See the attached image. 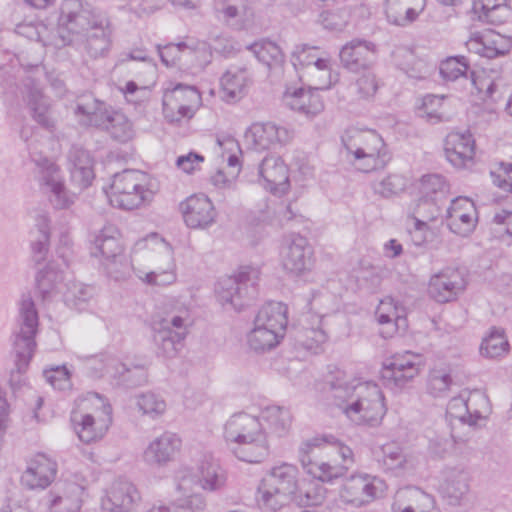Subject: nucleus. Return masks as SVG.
<instances>
[{
	"instance_id": "obj_34",
	"label": "nucleus",
	"mask_w": 512,
	"mask_h": 512,
	"mask_svg": "<svg viewBox=\"0 0 512 512\" xmlns=\"http://www.w3.org/2000/svg\"><path fill=\"white\" fill-rule=\"evenodd\" d=\"M396 512H436L431 496L418 489H408L398 496Z\"/></svg>"
},
{
	"instance_id": "obj_48",
	"label": "nucleus",
	"mask_w": 512,
	"mask_h": 512,
	"mask_svg": "<svg viewBox=\"0 0 512 512\" xmlns=\"http://www.w3.org/2000/svg\"><path fill=\"white\" fill-rule=\"evenodd\" d=\"M224 21L231 25H240L251 16V10L246 0H230L221 10Z\"/></svg>"
},
{
	"instance_id": "obj_36",
	"label": "nucleus",
	"mask_w": 512,
	"mask_h": 512,
	"mask_svg": "<svg viewBox=\"0 0 512 512\" xmlns=\"http://www.w3.org/2000/svg\"><path fill=\"white\" fill-rule=\"evenodd\" d=\"M473 13L490 23H500L509 16L507 0H474Z\"/></svg>"
},
{
	"instance_id": "obj_31",
	"label": "nucleus",
	"mask_w": 512,
	"mask_h": 512,
	"mask_svg": "<svg viewBox=\"0 0 512 512\" xmlns=\"http://www.w3.org/2000/svg\"><path fill=\"white\" fill-rule=\"evenodd\" d=\"M417 114L432 123L448 120L450 118V102L445 96L425 95L415 102Z\"/></svg>"
},
{
	"instance_id": "obj_9",
	"label": "nucleus",
	"mask_w": 512,
	"mask_h": 512,
	"mask_svg": "<svg viewBox=\"0 0 512 512\" xmlns=\"http://www.w3.org/2000/svg\"><path fill=\"white\" fill-rule=\"evenodd\" d=\"M345 415L361 425H378L386 406L381 389L373 383H360L353 387L349 398L342 405Z\"/></svg>"
},
{
	"instance_id": "obj_56",
	"label": "nucleus",
	"mask_w": 512,
	"mask_h": 512,
	"mask_svg": "<svg viewBox=\"0 0 512 512\" xmlns=\"http://www.w3.org/2000/svg\"><path fill=\"white\" fill-rule=\"evenodd\" d=\"M99 250L107 258H116L122 254L123 246L118 239L109 237L101 240Z\"/></svg>"
},
{
	"instance_id": "obj_51",
	"label": "nucleus",
	"mask_w": 512,
	"mask_h": 512,
	"mask_svg": "<svg viewBox=\"0 0 512 512\" xmlns=\"http://www.w3.org/2000/svg\"><path fill=\"white\" fill-rule=\"evenodd\" d=\"M135 406L139 412L151 417L162 415L166 410L165 401L154 394L138 396L135 399Z\"/></svg>"
},
{
	"instance_id": "obj_41",
	"label": "nucleus",
	"mask_w": 512,
	"mask_h": 512,
	"mask_svg": "<svg viewBox=\"0 0 512 512\" xmlns=\"http://www.w3.org/2000/svg\"><path fill=\"white\" fill-rule=\"evenodd\" d=\"M187 328L188 318L183 316H174L163 327H155L158 330V339L164 342V349H168L170 344L181 341L187 333Z\"/></svg>"
},
{
	"instance_id": "obj_12",
	"label": "nucleus",
	"mask_w": 512,
	"mask_h": 512,
	"mask_svg": "<svg viewBox=\"0 0 512 512\" xmlns=\"http://www.w3.org/2000/svg\"><path fill=\"white\" fill-rule=\"evenodd\" d=\"M443 154L456 170L470 169L475 164L477 155L473 134L468 130H451L443 139Z\"/></svg>"
},
{
	"instance_id": "obj_58",
	"label": "nucleus",
	"mask_w": 512,
	"mask_h": 512,
	"mask_svg": "<svg viewBox=\"0 0 512 512\" xmlns=\"http://www.w3.org/2000/svg\"><path fill=\"white\" fill-rule=\"evenodd\" d=\"M357 86L364 96H371L377 90L375 77L370 73H364L358 80Z\"/></svg>"
},
{
	"instance_id": "obj_35",
	"label": "nucleus",
	"mask_w": 512,
	"mask_h": 512,
	"mask_svg": "<svg viewBox=\"0 0 512 512\" xmlns=\"http://www.w3.org/2000/svg\"><path fill=\"white\" fill-rule=\"evenodd\" d=\"M95 122L118 140H127L132 136V125L130 121L119 112H108L94 114Z\"/></svg>"
},
{
	"instance_id": "obj_4",
	"label": "nucleus",
	"mask_w": 512,
	"mask_h": 512,
	"mask_svg": "<svg viewBox=\"0 0 512 512\" xmlns=\"http://www.w3.org/2000/svg\"><path fill=\"white\" fill-rule=\"evenodd\" d=\"M224 437L233 454L247 463H260L269 454L268 435L256 417L239 414L225 425Z\"/></svg>"
},
{
	"instance_id": "obj_11",
	"label": "nucleus",
	"mask_w": 512,
	"mask_h": 512,
	"mask_svg": "<svg viewBox=\"0 0 512 512\" xmlns=\"http://www.w3.org/2000/svg\"><path fill=\"white\" fill-rule=\"evenodd\" d=\"M300 78L310 88L328 89L338 80L330 59L315 49L302 50L297 53Z\"/></svg>"
},
{
	"instance_id": "obj_33",
	"label": "nucleus",
	"mask_w": 512,
	"mask_h": 512,
	"mask_svg": "<svg viewBox=\"0 0 512 512\" xmlns=\"http://www.w3.org/2000/svg\"><path fill=\"white\" fill-rule=\"evenodd\" d=\"M284 335L254 320L253 328L247 335V344L256 352H266L277 347Z\"/></svg>"
},
{
	"instance_id": "obj_26",
	"label": "nucleus",
	"mask_w": 512,
	"mask_h": 512,
	"mask_svg": "<svg viewBox=\"0 0 512 512\" xmlns=\"http://www.w3.org/2000/svg\"><path fill=\"white\" fill-rule=\"evenodd\" d=\"M182 440L173 432H163L148 443L144 457L147 462L165 464L172 461L181 451Z\"/></svg>"
},
{
	"instance_id": "obj_23",
	"label": "nucleus",
	"mask_w": 512,
	"mask_h": 512,
	"mask_svg": "<svg viewBox=\"0 0 512 512\" xmlns=\"http://www.w3.org/2000/svg\"><path fill=\"white\" fill-rule=\"evenodd\" d=\"M221 148L223 165L215 172L212 179L217 186H230L237 180L241 171V150L238 143L231 138H223L217 141Z\"/></svg>"
},
{
	"instance_id": "obj_16",
	"label": "nucleus",
	"mask_w": 512,
	"mask_h": 512,
	"mask_svg": "<svg viewBox=\"0 0 512 512\" xmlns=\"http://www.w3.org/2000/svg\"><path fill=\"white\" fill-rule=\"evenodd\" d=\"M475 203L467 197H458L447 208L446 222L449 230L460 237L471 235L478 224Z\"/></svg>"
},
{
	"instance_id": "obj_1",
	"label": "nucleus",
	"mask_w": 512,
	"mask_h": 512,
	"mask_svg": "<svg viewBox=\"0 0 512 512\" xmlns=\"http://www.w3.org/2000/svg\"><path fill=\"white\" fill-rule=\"evenodd\" d=\"M69 170L71 188L66 186L63 172L57 164L48 162L39 171L38 180L41 188L50 203L58 209L72 205L77 194L90 186L95 177L93 160L84 152H77L71 156Z\"/></svg>"
},
{
	"instance_id": "obj_52",
	"label": "nucleus",
	"mask_w": 512,
	"mask_h": 512,
	"mask_svg": "<svg viewBox=\"0 0 512 512\" xmlns=\"http://www.w3.org/2000/svg\"><path fill=\"white\" fill-rule=\"evenodd\" d=\"M446 186L445 179L440 175H426L416 184V190L418 194L431 198L432 195L445 191Z\"/></svg>"
},
{
	"instance_id": "obj_14",
	"label": "nucleus",
	"mask_w": 512,
	"mask_h": 512,
	"mask_svg": "<svg viewBox=\"0 0 512 512\" xmlns=\"http://www.w3.org/2000/svg\"><path fill=\"white\" fill-rule=\"evenodd\" d=\"M423 366L424 359L421 355L404 352L393 355L383 362L382 376L397 386H403L418 377Z\"/></svg>"
},
{
	"instance_id": "obj_21",
	"label": "nucleus",
	"mask_w": 512,
	"mask_h": 512,
	"mask_svg": "<svg viewBox=\"0 0 512 512\" xmlns=\"http://www.w3.org/2000/svg\"><path fill=\"white\" fill-rule=\"evenodd\" d=\"M37 330V311L31 301H25L22 304L19 330L15 340L16 351L24 360L30 359L35 351Z\"/></svg>"
},
{
	"instance_id": "obj_53",
	"label": "nucleus",
	"mask_w": 512,
	"mask_h": 512,
	"mask_svg": "<svg viewBox=\"0 0 512 512\" xmlns=\"http://www.w3.org/2000/svg\"><path fill=\"white\" fill-rule=\"evenodd\" d=\"M204 157L194 152L179 155L175 165L179 171L185 174H194L201 169Z\"/></svg>"
},
{
	"instance_id": "obj_20",
	"label": "nucleus",
	"mask_w": 512,
	"mask_h": 512,
	"mask_svg": "<svg viewBox=\"0 0 512 512\" xmlns=\"http://www.w3.org/2000/svg\"><path fill=\"white\" fill-rule=\"evenodd\" d=\"M259 175L262 186L274 195L282 196L290 189L289 169L278 156L265 157L260 164Z\"/></svg>"
},
{
	"instance_id": "obj_42",
	"label": "nucleus",
	"mask_w": 512,
	"mask_h": 512,
	"mask_svg": "<svg viewBox=\"0 0 512 512\" xmlns=\"http://www.w3.org/2000/svg\"><path fill=\"white\" fill-rule=\"evenodd\" d=\"M277 138V129L272 124L254 123L244 133V140L251 147L265 148Z\"/></svg>"
},
{
	"instance_id": "obj_60",
	"label": "nucleus",
	"mask_w": 512,
	"mask_h": 512,
	"mask_svg": "<svg viewBox=\"0 0 512 512\" xmlns=\"http://www.w3.org/2000/svg\"><path fill=\"white\" fill-rule=\"evenodd\" d=\"M222 484V479L218 475L216 469H212L207 472V475L203 477V487L208 490L216 489Z\"/></svg>"
},
{
	"instance_id": "obj_62",
	"label": "nucleus",
	"mask_w": 512,
	"mask_h": 512,
	"mask_svg": "<svg viewBox=\"0 0 512 512\" xmlns=\"http://www.w3.org/2000/svg\"><path fill=\"white\" fill-rule=\"evenodd\" d=\"M279 414V428H276L280 435L287 433L291 427L290 417L283 412L277 411Z\"/></svg>"
},
{
	"instance_id": "obj_50",
	"label": "nucleus",
	"mask_w": 512,
	"mask_h": 512,
	"mask_svg": "<svg viewBox=\"0 0 512 512\" xmlns=\"http://www.w3.org/2000/svg\"><path fill=\"white\" fill-rule=\"evenodd\" d=\"M490 178L494 187L504 193H512V162L496 164L490 171Z\"/></svg>"
},
{
	"instance_id": "obj_32",
	"label": "nucleus",
	"mask_w": 512,
	"mask_h": 512,
	"mask_svg": "<svg viewBox=\"0 0 512 512\" xmlns=\"http://www.w3.org/2000/svg\"><path fill=\"white\" fill-rule=\"evenodd\" d=\"M373 47L364 41L353 40L340 50V60L351 71L365 69L372 58Z\"/></svg>"
},
{
	"instance_id": "obj_30",
	"label": "nucleus",
	"mask_w": 512,
	"mask_h": 512,
	"mask_svg": "<svg viewBox=\"0 0 512 512\" xmlns=\"http://www.w3.org/2000/svg\"><path fill=\"white\" fill-rule=\"evenodd\" d=\"M424 5L425 0H386L385 15L390 23L404 26L419 15Z\"/></svg>"
},
{
	"instance_id": "obj_10",
	"label": "nucleus",
	"mask_w": 512,
	"mask_h": 512,
	"mask_svg": "<svg viewBox=\"0 0 512 512\" xmlns=\"http://www.w3.org/2000/svg\"><path fill=\"white\" fill-rule=\"evenodd\" d=\"M450 417L469 425L484 424L492 412L488 396L481 390H464L450 400L447 408Z\"/></svg>"
},
{
	"instance_id": "obj_28",
	"label": "nucleus",
	"mask_w": 512,
	"mask_h": 512,
	"mask_svg": "<svg viewBox=\"0 0 512 512\" xmlns=\"http://www.w3.org/2000/svg\"><path fill=\"white\" fill-rule=\"evenodd\" d=\"M510 342L505 329L492 327L481 338L478 352L482 358L497 360L510 353Z\"/></svg>"
},
{
	"instance_id": "obj_6",
	"label": "nucleus",
	"mask_w": 512,
	"mask_h": 512,
	"mask_svg": "<svg viewBox=\"0 0 512 512\" xmlns=\"http://www.w3.org/2000/svg\"><path fill=\"white\" fill-rule=\"evenodd\" d=\"M159 191V182L139 170H125L113 177L107 195L112 205L132 210L149 204Z\"/></svg>"
},
{
	"instance_id": "obj_61",
	"label": "nucleus",
	"mask_w": 512,
	"mask_h": 512,
	"mask_svg": "<svg viewBox=\"0 0 512 512\" xmlns=\"http://www.w3.org/2000/svg\"><path fill=\"white\" fill-rule=\"evenodd\" d=\"M153 83H154V79L152 78L151 81H149V83H147L145 86L138 89L133 82H127L125 84V86H121L120 89L124 92V94L127 97H129V96H132L135 92L145 94L146 89L148 87H150L151 85H153ZM130 100H134V98L131 97Z\"/></svg>"
},
{
	"instance_id": "obj_59",
	"label": "nucleus",
	"mask_w": 512,
	"mask_h": 512,
	"mask_svg": "<svg viewBox=\"0 0 512 512\" xmlns=\"http://www.w3.org/2000/svg\"><path fill=\"white\" fill-rule=\"evenodd\" d=\"M383 252L388 258H396L403 253V246L397 239H389L383 245Z\"/></svg>"
},
{
	"instance_id": "obj_2",
	"label": "nucleus",
	"mask_w": 512,
	"mask_h": 512,
	"mask_svg": "<svg viewBox=\"0 0 512 512\" xmlns=\"http://www.w3.org/2000/svg\"><path fill=\"white\" fill-rule=\"evenodd\" d=\"M131 266L135 276L147 285L164 287L172 285L177 279L172 249L156 234L136 242Z\"/></svg>"
},
{
	"instance_id": "obj_3",
	"label": "nucleus",
	"mask_w": 512,
	"mask_h": 512,
	"mask_svg": "<svg viewBox=\"0 0 512 512\" xmlns=\"http://www.w3.org/2000/svg\"><path fill=\"white\" fill-rule=\"evenodd\" d=\"M352 460V450L333 438L314 436L299 447V461L312 477L331 482L342 477Z\"/></svg>"
},
{
	"instance_id": "obj_57",
	"label": "nucleus",
	"mask_w": 512,
	"mask_h": 512,
	"mask_svg": "<svg viewBox=\"0 0 512 512\" xmlns=\"http://www.w3.org/2000/svg\"><path fill=\"white\" fill-rule=\"evenodd\" d=\"M159 55L167 66L174 65L181 58L182 49L180 45L169 44L159 50Z\"/></svg>"
},
{
	"instance_id": "obj_13",
	"label": "nucleus",
	"mask_w": 512,
	"mask_h": 512,
	"mask_svg": "<svg viewBox=\"0 0 512 512\" xmlns=\"http://www.w3.org/2000/svg\"><path fill=\"white\" fill-rule=\"evenodd\" d=\"M374 321L379 336L392 339L406 327V309L399 300L385 296L375 307Z\"/></svg>"
},
{
	"instance_id": "obj_24",
	"label": "nucleus",
	"mask_w": 512,
	"mask_h": 512,
	"mask_svg": "<svg viewBox=\"0 0 512 512\" xmlns=\"http://www.w3.org/2000/svg\"><path fill=\"white\" fill-rule=\"evenodd\" d=\"M183 219L190 228H206L216 219V210L212 201L203 194L188 197L181 203Z\"/></svg>"
},
{
	"instance_id": "obj_49",
	"label": "nucleus",
	"mask_w": 512,
	"mask_h": 512,
	"mask_svg": "<svg viewBox=\"0 0 512 512\" xmlns=\"http://www.w3.org/2000/svg\"><path fill=\"white\" fill-rule=\"evenodd\" d=\"M469 63L463 56L448 57L440 64V74L447 81H456L467 74Z\"/></svg>"
},
{
	"instance_id": "obj_40",
	"label": "nucleus",
	"mask_w": 512,
	"mask_h": 512,
	"mask_svg": "<svg viewBox=\"0 0 512 512\" xmlns=\"http://www.w3.org/2000/svg\"><path fill=\"white\" fill-rule=\"evenodd\" d=\"M215 293L218 301L223 306H229L235 310H239L243 307L240 287L235 279H220L217 282Z\"/></svg>"
},
{
	"instance_id": "obj_17",
	"label": "nucleus",
	"mask_w": 512,
	"mask_h": 512,
	"mask_svg": "<svg viewBox=\"0 0 512 512\" xmlns=\"http://www.w3.org/2000/svg\"><path fill=\"white\" fill-rule=\"evenodd\" d=\"M200 104V95L192 87L179 86L165 93L163 113L169 121L191 117Z\"/></svg>"
},
{
	"instance_id": "obj_38",
	"label": "nucleus",
	"mask_w": 512,
	"mask_h": 512,
	"mask_svg": "<svg viewBox=\"0 0 512 512\" xmlns=\"http://www.w3.org/2000/svg\"><path fill=\"white\" fill-rule=\"evenodd\" d=\"M469 492L468 480L461 475L445 479L439 486L442 499L449 505H458L465 500Z\"/></svg>"
},
{
	"instance_id": "obj_47",
	"label": "nucleus",
	"mask_w": 512,
	"mask_h": 512,
	"mask_svg": "<svg viewBox=\"0 0 512 512\" xmlns=\"http://www.w3.org/2000/svg\"><path fill=\"white\" fill-rule=\"evenodd\" d=\"M249 51L263 64L272 66L281 60L280 48L268 40H258L248 46Z\"/></svg>"
},
{
	"instance_id": "obj_5",
	"label": "nucleus",
	"mask_w": 512,
	"mask_h": 512,
	"mask_svg": "<svg viewBox=\"0 0 512 512\" xmlns=\"http://www.w3.org/2000/svg\"><path fill=\"white\" fill-rule=\"evenodd\" d=\"M353 166L364 172L377 170L386 162V144L382 136L363 124L348 127L341 137Z\"/></svg>"
},
{
	"instance_id": "obj_22",
	"label": "nucleus",
	"mask_w": 512,
	"mask_h": 512,
	"mask_svg": "<svg viewBox=\"0 0 512 512\" xmlns=\"http://www.w3.org/2000/svg\"><path fill=\"white\" fill-rule=\"evenodd\" d=\"M56 476L55 462L44 453H35L27 461L26 470L21 476V483L30 489H44Z\"/></svg>"
},
{
	"instance_id": "obj_19",
	"label": "nucleus",
	"mask_w": 512,
	"mask_h": 512,
	"mask_svg": "<svg viewBox=\"0 0 512 512\" xmlns=\"http://www.w3.org/2000/svg\"><path fill=\"white\" fill-rule=\"evenodd\" d=\"M314 253L308 240L301 236L291 239L282 255L283 269L295 276L300 277L313 268Z\"/></svg>"
},
{
	"instance_id": "obj_37",
	"label": "nucleus",
	"mask_w": 512,
	"mask_h": 512,
	"mask_svg": "<svg viewBox=\"0 0 512 512\" xmlns=\"http://www.w3.org/2000/svg\"><path fill=\"white\" fill-rule=\"evenodd\" d=\"M248 80L243 71L229 70L221 78V92L226 101L241 99L246 93Z\"/></svg>"
},
{
	"instance_id": "obj_54",
	"label": "nucleus",
	"mask_w": 512,
	"mask_h": 512,
	"mask_svg": "<svg viewBox=\"0 0 512 512\" xmlns=\"http://www.w3.org/2000/svg\"><path fill=\"white\" fill-rule=\"evenodd\" d=\"M82 505V499L79 494L63 495L58 497L51 504L53 512H78Z\"/></svg>"
},
{
	"instance_id": "obj_44",
	"label": "nucleus",
	"mask_w": 512,
	"mask_h": 512,
	"mask_svg": "<svg viewBox=\"0 0 512 512\" xmlns=\"http://www.w3.org/2000/svg\"><path fill=\"white\" fill-rule=\"evenodd\" d=\"M326 497L325 489L316 483L300 485L291 505L312 507L321 505Z\"/></svg>"
},
{
	"instance_id": "obj_15",
	"label": "nucleus",
	"mask_w": 512,
	"mask_h": 512,
	"mask_svg": "<svg viewBox=\"0 0 512 512\" xmlns=\"http://www.w3.org/2000/svg\"><path fill=\"white\" fill-rule=\"evenodd\" d=\"M385 489L383 480L367 474H357L345 481L340 497L345 502L362 505L381 495Z\"/></svg>"
},
{
	"instance_id": "obj_39",
	"label": "nucleus",
	"mask_w": 512,
	"mask_h": 512,
	"mask_svg": "<svg viewBox=\"0 0 512 512\" xmlns=\"http://www.w3.org/2000/svg\"><path fill=\"white\" fill-rule=\"evenodd\" d=\"M135 491L129 485H118L113 487L102 501L104 509L112 512H123L128 510L134 501Z\"/></svg>"
},
{
	"instance_id": "obj_45",
	"label": "nucleus",
	"mask_w": 512,
	"mask_h": 512,
	"mask_svg": "<svg viewBox=\"0 0 512 512\" xmlns=\"http://www.w3.org/2000/svg\"><path fill=\"white\" fill-rule=\"evenodd\" d=\"M491 231L495 239L502 244L512 245V211H497L491 222Z\"/></svg>"
},
{
	"instance_id": "obj_64",
	"label": "nucleus",
	"mask_w": 512,
	"mask_h": 512,
	"mask_svg": "<svg viewBox=\"0 0 512 512\" xmlns=\"http://www.w3.org/2000/svg\"><path fill=\"white\" fill-rule=\"evenodd\" d=\"M505 109H506L507 113L512 116V90L508 97Z\"/></svg>"
},
{
	"instance_id": "obj_18",
	"label": "nucleus",
	"mask_w": 512,
	"mask_h": 512,
	"mask_svg": "<svg viewBox=\"0 0 512 512\" xmlns=\"http://www.w3.org/2000/svg\"><path fill=\"white\" fill-rule=\"evenodd\" d=\"M465 44L468 51L489 59L505 56L512 50V38L494 30L473 33Z\"/></svg>"
},
{
	"instance_id": "obj_8",
	"label": "nucleus",
	"mask_w": 512,
	"mask_h": 512,
	"mask_svg": "<svg viewBox=\"0 0 512 512\" xmlns=\"http://www.w3.org/2000/svg\"><path fill=\"white\" fill-rule=\"evenodd\" d=\"M73 419L78 437L89 443L107 432L112 422V409L104 397L87 394L79 400Z\"/></svg>"
},
{
	"instance_id": "obj_55",
	"label": "nucleus",
	"mask_w": 512,
	"mask_h": 512,
	"mask_svg": "<svg viewBox=\"0 0 512 512\" xmlns=\"http://www.w3.org/2000/svg\"><path fill=\"white\" fill-rule=\"evenodd\" d=\"M381 192L386 195H393L402 192L406 186V180L399 175H391L381 183Z\"/></svg>"
},
{
	"instance_id": "obj_29",
	"label": "nucleus",
	"mask_w": 512,
	"mask_h": 512,
	"mask_svg": "<svg viewBox=\"0 0 512 512\" xmlns=\"http://www.w3.org/2000/svg\"><path fill=\"white\" fill-rule=\"evenodd\" d=\"M289 309L282 301H269L258 310L255 321L285 336L288 326Z\"/></svg>"
},
{
	"instance_id": "obj_25",
	"label": "nucleus",
	"mask_w": 512,
	"mask_h": 512,
	"mask_svg": "<svg viewBox=\"0 0 512 512\" xmlns=\"http://www.w3.org/2000/svg\"><path fill=\"white\" fill-rule=\"evenodd\" d=\"M458 278V272L448 267L433 273L427 281V294L438 303L455 300L459 291Z\"/></svg>"
},
{
	"instance_id": "obj_27",
	"label": "nucleus",
	"mask_w": 512,
	"mask_h": 512,
	"mask_svg": "<svg viewBox=\"0 0 512 512\" xmlns=\"http://www.w3.org/2000/svg\"><path fill=\"white\" fill-rule=\"evenodd\" d=\"M284 103L291 109L307 115H316L323 110V102L319 95L302 86H289L283 96Z\"/></svg>"
},
{
	"instance_id": "obj_63",
	"label": "nucleus",
	"mask_w": 512,
	"mask_h": 512,
	"mask_svg": "<svg viewBox=\"0 0 512 512\" xmlns=\"http://www.w3.org/2000/svg\"><path fill=\"white\" fill-rule=\"evenodd\" d=\"M9 415V404L5 397L0 393V419H7Z\"/></svg>"
},
{
	"instance_id": "obj_43",
	"label": "nucleus",
	"mask_w": 512,
	"mask_h": 512,
	"mask_svg": "<svg viewBox=\"0 0 512 512\" xmlns=\"http://www.w3.org/2000/svg\"><path fill=\"white\" fill-rule=\"evenodd\" d=\"M472 90L470 92L473 103H485L496 92V83L484 73H471Z\"/></svg>"
},
{
	"instance_id": "obj_46",
	"label": "nucleus",
	"mask_w": 512,
	"mask_h": 512,
	"mask_svg": "<svg viewBox=\"0 0 512 512\" xmlns=\"http://www.w3.org/2000/svg\"><path fill=\"white\" fill-rule=\"evenodd\" d=\"M43 377L53 389L64 391L72 387V371L66 365H49L43 370Z\"/></svg>"
},
{
	"instance_id": "obj_7",
	"label": "nucleus",
	"mask_w": 512,
	"mask_h": 512,
	"mask_svg": "<svg viewBox=\"0 0 512 512\" xmlns=\"http://www.w3.org/2000/svg\"><path fill=\"white\" fill-rule=\"evenodd\" d=\"M298 469L289 463H278L262 479L257 502L267 510H278L291 505L299 488Z\"/></svg>"
}]
</instances>
